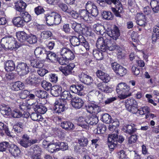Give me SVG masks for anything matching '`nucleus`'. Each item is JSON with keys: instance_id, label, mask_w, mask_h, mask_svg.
<instances>
[{"instance_id": "nucleus-16", "label": "nucleus", "mask_w": 159, "mask_h": 159, "mask_svg": "<svg viewBox=\"0 0 159 159\" xmlns=\"http://www.w3.org/2000/svg\"><path fill=\"white\" fill-rule=\"evenodd\" d=\"M84 103L83 100L78 97H73L71 101V104L72 106L74 108L78 109L82 107Z\"/></svg>"}, {"instance_id": "nucleus-7", "label": "nucleus", "mask_w": 159, "mask_h": 159, "mask_svg": "<svg viewBox=\"0 0 159 159\" xmlns=\"http://www.w3.org/2000/svg\"><path fill=\"white\" fill-rule=\"evenodd\" d=\"M111 65L113 70L117 75L122 76L126 74L127 70L126 69L117 62H113Z\"/></svg>"}, {"instance_id": "nucleus-49", "label": "nucleus", "mask_w": 159, "mask_h": 159, "mask_svg": "<svg viewBox=\"0 0 159 159\" xmlns=\"http://www.w3.org/2000/svg\"><path fill=\"white\" fill-rule=\"evenodd\" d=\"M78 143L80 146L85 147L87 145L88 141L87 138L83 137L78 140Z\"/></svg>"}, {"instance_id": "nucleus-8", "label": "nucleus", "mask_w": 159, "mask_h": 159, "mask_svg": "<svg viewBox=\"0 0 159 159\" xmlns=\"http://www.w3.org/2000/svg\"><path fill=\"white\" fill-rule=\"evenodd\" d=\"M16 70L18 74L21 76L27 74L30 72L29 67L24 62L19 63L16 66Z\"/></svg>"}, {"instance_id": "nucleus-37", "label": "nucleus", "mask_w": 159, "mask_h": 159, "mask_svg": "<svg viewBox=\"0 0 159 159\" xmlns=\"http://www.w3.org/2000/svg\"><path fill=\"white\" fill-rule=\"evenodd\" d=\"M19 15L22 18L24 21V22H28L31 20V18L30 15L29 13L26 11H25V12L21 13L20 14H19Z\"/></svg>"}, {"instance_id": "nucleus-56", "label": "nucleus", "mask_w": 159, "mask_h": 159, "mask_svg": "<svg viewBox=\"0 0 159 159\" xmlns=\"http://www.w3.org/2000/svg\"><path fill=\"white\" fill-rule=\"evenodd\" d=\"M29 92L26 90L22 91L20 93L19 96L20 98L22 99H25L28 96Z\"/></svg>"}, {"instance_id": "nucleus-11", "label": "nucleus", "mask_w": 159, "mask_h": 159, "mask_svg": "<svg viewBox=\"0 0 159 159\" xmlns=\"http://www.w3.org/2000/svg\"><path fill=\"white\" fill-rule=\"evenodd\" d=\"M85 6V8L89 11L92 16L96 17L98 15V10L97 6L91 2H88Z\"/></svg>"}, {"instance_id": "nucleus-12", "label": "nucleus", "mask_w": 159, "mask_h": 159, "mask_svg": "<svg viewBox=\"0 0 159 159\" xmlns=\"http://www.w3.org/2000/svg\"><path fill=\"white\" fill-rule=\"evenodd\" d=\"M95 102H93L88 104L86 106L87 111L90 113H94L96 114L101 111V107L96 105Z\"/></svg>"}, {"instance_id": "nucleus-2", "label": "nucleus", "mask_w": 159, "mask_h": 159, "mask_svg": "<svg viewBox=\"0 0 159 159\" xmlns=\"http://www.w3.org/2000/svg\"><path fill=\"white\" fill-rule=\"evenodd\" d=\"M1 46L5 50L13 49L17 48L15 39L11 36H7L3 37L1 40Z\"/></svg>"}, {"instance_id": "nucleus-33", "label": "nucleus", "mask_w": 159, "mask_h": 159, "mask_svg": "<svg viewBox=\"0 0 159 159\" xmlns=\"http://www.w3.org/2000/svg\"><path fill=\"white\" fill-rule=\"evenodd\" d=\"M15 68V65L13 61L12 60L7 61L5 65V69L7 71H11Z\"/></svg>"}, {"instance_id": "nucleus-10", "label": "nucleus", "mask_w": 159, "mask_h": 159, "mask_svg": "<svg viewBox=\"0 0 159 159\" xmlns=\"http://www.w3.org/2000/svg\"><path fill=\"white\" fill-rule=\"evenodd\" d=\"M60 53L63 57L66 58L68 60H73L75 57L73 52L67 48H62L61 49Z\"/></svg>"}, {"instance_id": "nucleus-43", "label": "nucleus", "mask_w": 159, "mask_h": 159, "mask_svg": "<svg viewBox=\"0 0 159 159\" xmlns=\"http://www.w3.org/2000/svg\"><path fill=\"white\" fill-rule=\"evenodd\" d=\"M94 27L95 28V30L98 34H102L104 33L103 30L105 28L103 25L100 24H96L94 25Z\"/></svg>"}, {"instance_id": "nucleus-59", "label": "nucleus", "mask_w": 159, "mask_h": 159, "mask_svg": "<svg viewBox=\"0 0 159 159\" xmlns=\"http://www.w3.org/2000/svg\"><path fill=\"white\" fill-rule=\"evenodd\" d=\"M57 60L58 61L59 63L61 65H65L67 64L68 62L67 61L68 60L66 59V58H65L62 57L59 58L57 57Z\"/></svg>"}, {"instance_id": "nucleus-9", "label": "nucleus", "mask_w": 159, "mask_h": 159, "mask_svg": "<svg viewBox=\"0 0 159 159\" xmlns=\"http://www.w3.org/2000/svg\"><path fill=\"white\" fill-rule=\"evenodd\" d=\"M119 133L117 134L113 133V134L109 135L108 141L113 143L114 144H118V143H121L125 140L124 137L122 135H119Z\"/></svg>"}, {"instance_id": "nucleus-17", "label": "nucleus", "mask_w": 159, "mask_h": 159, "mask_svg": "<svg viewBox=\"0 0 159 159\" xmlns=\"http://www.w3.org/2000/svg\"><path fill=\"white\" fill-rule=\"evenodd\" d=\"M8 150L10 153L14 156H17L20 155V150L15 144H10Z\"/></svg>"}, {"instance_id": "nucleus-44", "label": "nucleus", "mask_w": 159, "mask_h": 159, "mask_svg": "<svg viewBox=\"0 0 159 159\" xmlns=\"http://www.w3.org/2000/svg\"><path fill=\"white\" fill-rule=\"evenodd\" d=\"M26 83L30 85H33L37 83V78L34 76H30L25 80Z\"/></svg>"}, {"instance_id": "nucleus-35", "label": "nucleus", "mask_w": 159, "mask_h": 159, "mask_svg": "<svg viewBox=\"0 0 159 159\" xmlns=\"http://www.w3.org/2000/svg\"><path fill=\"white\" fill-rule=\"evenodd\" d=\"M150 5L154 13L159 12V1H152L151 2Z\"/></svg>"}, {"instance_id": "nucleus-28", "label": "nucleus", "mask_w": 159, "mask_h": 159, "mask_svg": "<svg viewBox=\"0 0 159 159\" xmlns=\"http://www.w3.org/2000/svg\"><path fill=\"white\" fill-rule=\"evenodd\" d=\"M61 97V99L59 100H61V101L63 102L64 103H66V99L69 100L71 99H72V98H73L70 91H64L62 92Z\"/></svg>"}, {"instance_id": "nucleus-45", "label": "nucleus", "mask_w": 159, "mask_h": 159, "mask_svg": "<svg viewBox=\"0 0 159 159\" xmlns=\"http://www.w3.org/2000/svg\"><path fill=\"white\" fill-rule=\"evenodd\" d=\"M102 16L103 18L106 20H111L113 18V15L109 11H104L102 14Z\"/></svg>"}, {"instance_id": "nucleus-20", "label": "nucleus", "mask_w": 159, "mask_h": 159, "mask_svg": "<svg viewBox=\"0 0 159 159\" xmlns=\"http://www.w3.org/2000/svg\"><path fill=\"white\" fill-rule=\"evenodd\" d=\"M62 88L60 85H55L52 87L50 90L51 94L54 97L59 96L61 93Z\"/></svg>"}, {"instance_id": "nucleus-62", "label": "nucleus", "mask_w": 159, "mask_h": 159, "mask_svg": "<svg viewBox=\"0 0 159 159\" xmlns=\"http://www.w3.org/2000/svg\"><path fill=\"white\" fill-rule=\"evenodd\" d=\"M50 80L51 81L56 83L58 80V77L57 75L55 74H52L50 75Z\"/></svg>"}, {"instance_id": "nucleus-52", "label": "nucleus", "mask_w": 159, "mask_h": 159, "mask_svg": "<svg viewBox=\"0 0 159 159\" xmlns=\"http://www.w3.org/2000/svg\"><path fill=\"white\" fill-rule=\"evenodd\" d=\"M34 11L37 15L43 14L45 12L43 8L41 6H38L35 8Z\"/></svg>"}, {"instance_id": "nucleus-63", "label": "nucleus", "mask_w": 159, "mask_h": 159, "mask_svg": "<svg viewBox=\"0 0 159 159\" xmlns=\"http://www.w3.org/2000/svg\"><path fill=\"white\" fill-rule=\"evenodd\" d=\"M157 39H159V32L152 33V42H156Z\"/></svg>"}, {"instance_id": "nucleus-29", "label": "nucleus", "mask_w": 159, "mask_h": 159, "mask_svg": "<svg viewBox=\"0 0 159 159\" xmlns=\"http://www.w3.org/2000/svg\"><path fill=\"white\" fill-rule=\"evenodd\" d=\"M81 81L83 83L87 85L90 84L93 81L91 77L84 73L81 74Z\"/></svg>"}, {"instance_id": "nucleus-38", "label": "nucleus", "mask_w": 159, "mask_h": 159, "mask_svg": "<svg viewBox=\"0 0 159 159\" xmlns=\"http://www.w3.org/2000/svg\"><path fill=\"white\" fill-rule=\"evenodd\" d=\"M101 120L103 122L109 124L112 120L111 116L107 113L102 114L101 115Z\"/></svg>"}, {"instance_id": "nucleus-53", "label": "nucleus", "mask_w": 159, "mask_h": 159, "mask_svg": "<svg viewBox=\"0 0 159 159\" xmlns=\"http://www.w3.org/2000/svg\"><path fill=\"white\" fill-rule=\"evenodd\" d=\"M98 134L103 133L105 132L106 128V126L103 124H98L97 128Z\"/></svg>"}, {"instance_id": "nucleus-25", "label": "nucleus", "mask_w": 159, "mask_h": 159, "mask_svg": "<svg viewBox=\"0 0 159 159\" xmlns=\"http://www.w3.org/2000/svg\"><path fill=\"white\" fill-rule=\"evenodd\" d=\"M75 65L73 63H70L68 65L63 67L62 72L65 76L71 73L72 70L75 67Z\"/></svg>"}, {"instance_id": "nucleus-61", "label": "nucleus", "mask_w": 159, "mask_h": 159, "mask_svg": "<svg viewBox=\"0 0 159 159\" xmlns=\"http://www.w3.org/2000/svg\"><path fill=\"white\" fill-rule=\"evenodd\" d=\"M13 129L16 132V134L20 136L23 132V129L20 128L18 126H16L14 125L13 127Z\"/></svg>"}, {"instance_id": "nucleus-58", "label": "nucleus", "mask_w": 159, "mask_h": 159, "mask_svg": "<svg viewBox=\"0 0 159 159\" xmlns=\"http://www.w3.org/2000/svg\"><path fill=\"white\" fill-rule=\"evenodd\" d=\"M59 7L63 11L68 13L71 9V8H68L66 5L63 3L60 4Z\"/></svg>"}, {"instance_id": "nucleus-46", "label": "nucleus", "mask_w": 159, "mask_h": 159, "mask_svg": "<svg viewBox=\"0 0 159 159\" xmlns=\"http://www.w3.org/2000/svg\"><path fill=\"white\" fill-rule=\"evenodd\" d=\"M10 143L7 142H4L0 143V152L5 151L7 148L8 149Z\"/></svg>"}, {"instance_id": "nucleus-48", "label": "nucleus", "mask_w": 159, "mask_h": 159, "mask_svg": "<svg viewBox=\"0 0 159 159\" xmlns=\"http://www.w3.org/2000/svg\"><path fill=\"white\" fill-rule=\"evenodd\" d=\"M37 39L36 36L34 35H28L27 39V42L30 44L35 43L37 42Z\"/></svg>"}, {"instance_id": "nucleus-19", "label": "nucleus", "mask_w": 159, "mask_h": 159, "mask_svg": "<svg viewBox=\"0 0 159 159\" xmlns=\"http://www.w3.org/2000/svg\"><path fill=\"white\" fill-rule=\"evenodd\" d=\"M97 76L102 80L103 82L107 83L111 79L109 75L103 72L101 70H98L96 72Z\"/></svg>"}, {"instance_id": "nucleus-50", "label": "nucleus", "mask_w": 159, "mask_h": 159, "mask_svg": "<svg viewBox=\"0 0 159 159\" xmlns=\"http://www.w3.org/2000/svg\"><path fill=\"white\" fill-rule=\"evenodd\" d=\"M41 85L43 88L45 90L47 91L51 90L52 87V84L46 81H43L42 82Z\"/></svg>"}, {"instance_id": "nucleus-42", "label": "nucleus", "mask_w": 159, "mask_h": 159, "mask_svg": "<svg viewBox=\"0 0 159 159\" xmlns=\"http://www.w3.org/2000/svg\"><path fill=\"white\" fill-rule=\"evenodd\" d=\"M70 41L72 45L74 47L79 46L80 43L78 37L75 36H72L70 39Z\"/></svg>"}, {"instance_id": "nucleus-32", "label": "nucleus", "mask_w": 159, "mask_h": 159, "mask_svg": "<svg viewBox=\"0 0 159 159\" xmlns=\"http://www.w3.org/2000/svg\"><path fill=\"white\" fill-rule=\"evenodd\" d=\"M34 92L37 97L42 99L47 98L48 96L47 92L44 90L38 89L34 91Z\"/></svg>"}, {"instance_id": "nucleus-13", "label": "nucleus", "mask_w": 159, "mask_h": 159, "mask_svg": "<svg viewBox=\"0 0 159 159\" xmlns=\"http://www.w3.org/2000/svg\"><path fill=\"white\" fill-rule=\"evenodd\" d=\"M48 51L46 49L43 47H38L36 48L34 51L35 56L41 59H44L47 55Z\"/></svg>"}, {"instance_id": "nucleus-18", "label": "nucleus", "mask_w": 159, "mask_h": 159, "mask_svg": "<svg viewBox=\"0 0 159 159\" xmlns=\"http://www.w3.org/2000/svg\"><path fill=\"white\" fill-rule=\"evenodd\" d=\"M24 84L20 81H17L12 83L10 87V89L12 91H18L24 89Z\"/></svg>"}, {"instance_id": "nucleus-36", "label": "nucleus", "mask_w": 159, "mask_h": 159, "mask_svg": "<svg viewBox=\"0 0 159 159\" xmlns=\"http://www.w3.org/2000/svg\"><path fill=\"white\" fill-rule=\"evenodd\" d=\"M31 66L34 68H41L43 66V64L39 61L36 59L30 61Z\"/></svg>"}, {"instance_id": "nucleus-14", "label": "nucleus", "mask_w": 159, "mask_h": 159, "mask_svg": "<svg viewBox=\"0 0 159 159\" xmlns=\"http://www.w3.org/2000/svg\"><path fill=\"white\" fill-rule=\"evenodd\" d=\"M66 104L64 103L61 100L56 101L55 102V105L53 108L55 112L59 113L64 111L66 108L65 106Z\"/></svg>"}, {"instance_id": "nucleus-24", "label": "nucleus", "mask_w": 159, "mask_h": 159, "mask_svg": "<svg viewBox=\"0 0 159 159\" xmlns=\"http://www.w3.org/2000/svg\"><path fill=\"white\" fill-rule=\"evenodd\" d=\"M23 20L20 16L14 17L12 20V22L16 26L21 27H23L25 25V23Z\"/></svg>"}, {"instance_id": "nucleus-40", "label": "nucleus", "mask_w": 159, "mask_h": 159, "mask_svg": "<svg viewBox=\"0 0 159 159\" xmlns=\"http://www.w3.org/2000/svg\"><path fill=\"white\" fill-rule=\"evenodd\" d=\"M47 56L45 59H49L50 61H53L57 60L58 57L53 52L50 51H48Z\"/></svg>"}, {"instance_id": "nucleus-60", "label": "nucleus", "mask_w": 159, "mask_h": 159, "mask_svg": "<svg viewBox=\"0 0 159 159\" xmlns=\"http://www.w3.org/2000/svg\"><path fill=\"white\" fill-rule=\"evenodd\" d=\"M137 139V136L136 135H132L129 138V143L130 144L134 143L136 142Z\"/></svg>"}, {"instance_id": "nucleus-64", "label": "nucleus", "mask_w": 159, "mask_h": 159, "mask_svg": "<svg viewBox=\"0 0 159 159\" xmlns=\"http://www.w3.org/2000/svg\"><path fill=\"white\" fill-rule=\"evenodd\" d=\"M37 70L38 73L41 76H43L46 73H48V70L44 69H41Z\"/></svg>"}, {"instance_id": "nucleus-34", "label": "nucleus", "mask_w": 159, "mask_h": 159, "mask_svg": "<svg viewBox=\"0 0 159 159\" xmlns=\"http://www.w3.org/2000/svg\"><path fill=\"white\" fill-rule=\"evenodd\" d=\"M16 37L18 40L20 42L27 41L28 35L25 32L21 31L16 33Z\"/></svg>"}, {"instance_id": "nucleus-26", "label": "nucleus", "mask_w": 159, "mask_h": 159, "mask_svg": "<svg viewBox=\"0 0 159 159\" xmlns=\"http://www.w3.org/2000/svg\"><path fill=\"white\" fill-rule=\"evenodd\" d=\"M77 124L78 126L84 129H87L89 128L87 120L82 116L80 117L77 119Z\"/></svg>"}, {"instance_id": "nucleus-55", "label": "nucleus", "mask_w": 159, "mask_h": 159, "mask_svg": "<svg viewBox=\"0 0 159 159\" xmlns=\"http://www.w3.org/2000/svg\"><path fill=\"white\" fill-rule=\"evenodd\" d=\"M42 37L44 39H47L52 35V33L49 31H44L41 34Z\"/></svg>"}, {"instance_id": "nucleus-47", "label": "nucleus", "mask_w": 159, "mask_h": 159, "mask_svg": "<svg viewBox=\"0 0 159 159\" xmlns=\"http://www.w3.org/2000/svg\"><path fill=\"white\" fill-rule=\"evenodd\" d=\"M68 14L74 19H78L80 18L79 11L78 13L73 9H70Z\"/></svg>"}, {"instance_id": "nucleus-51", "label": "nucleus", "mask_w": 159, "mask_h": 159, "mask_svg": "<svg viewBox=\"0 0 159 159\" xmlns=\"http://www.w3.org/2000/svg\"><path fill=\"white\" fill-rule=\"evenodd\" d=\"M12 117L14 118H19L22 116V114L18 110H14L11 111V114Z\"/></svg>"}, {"instance_id": "nucleus-5", "label": "nucleus", "mask_w": 159, "mask_h": 159, "mask_svg": "<svg viewBox=\"0 0 159 159\" xmlns=\"http://www.w3.org/2000/svg\"><path fill=\"white\" fill-rule=\"evenodd\" d=\"M101 0H97V2H98ZM106 3L108 4L111 5L113 3L116 6V7H111L112 11L114 13V14L117 17H121L120 13H121L123 11L122 5L119 0H106Z\"/></svg>"}, {"instance_id": "nucleus-39", "label": "nucleus", "mask_w": 159, "mask_h": 159, "mask_svg": "<svg viewBox=\"0 0 159 159\" xmlns=\"http://www.w3.org/2000/svg\"><path fill=\"white\" fill-rule=\"evenodd\" d=\"M98 121V118L97 116H93L89 117L87 120L88 125H93L96 124Z\"/></svg>"}, {"instance_id": "nucleus-3", "label": "nucleus", "mask_w": 159, "mask_h": 159, "mask_svg": "<svg viewBox=\"0 0 159 159\" xmlns=\"http://www.w3.org/2000/svg\"><path fill=\"white\" fill-rule=\"evenodd\" d=\"M129 90V87L124 83H119L116 88L117 93L120 95V98L122 99L131 95V93Z\"/></svg>"}, {"instance_id": "nucleus-1", "label": "nucleus", "mask_w": 159, "mask_h": 159, "mask_svg": "<svg viewBox=\"0 0 159 159\" xmlns=\"http://www.w3.org/2000/svg\"><path fill=\"white\" fill-rule=\"evenodd\" d=\"M106 30L107 37L98 38L96 44L97 48L102 52L108 53L111 51L117 50L120 48L119 45L113 44L111 39V38L117 39L120 35V33L116 26L113 29L107 28Z\"/></svg>"}, {"instance_id": "nucleus-30", "label": "nucleus", "mask_w": 159, "mask_h": 159, "mask_svg": "<svg viewBox=\"0 0 159 159\" xmlns=\"http://www.w3.org/2000/svg\"><path fill=\"white\" fill-rule=\"evenodd\" d=\"M123 129L125 130V132L129 134H134L137 130L134 124L127 125L123 127Z\"/></svg>"}, {"instance_id": "nucleus-21", "label": "nucleus", "mask_w": 159, "mask_h": 159, "mask_svg": "<svg viewBox=\"0 0 159 159\" xmlns=\"http://www.w3.org/2000/svg\"><path fill=\"white\" fill-rule=\"evenodd\" d=\"M33 108L35 112L41 114H44L47 111V108L44 106L40 104H34Z\"/></svg>"}, {"instance_id": "nucleus-22", "label": "nucleus", "mask_w": 159, "mask_h": 159, "mask_svg": "<svg viewBox=\"0 0 159 159\" xmlns=\"http://www.w3.org/2000/svg\"><path fill=\"white\" fill-rule=\"evenodd\" d=\"M29 137L27 134H24L22 136L19 143L23 147L28 148L30 146V143L29 142Z\"/></svg>"}, {"instance_id": "nucleus-31", "label": "nucleus", "mask_w": 159, "mask_h": 159, "mask_svg": "<svg viewBox=\"0 0 159 159\" xmlns=\"http://www.w3.org/2000/svg\"><path fill=\"white\" fill-rule=\"evenodd\" d=\"M11 110L10 107L8 106L3 104L0 108V111L2 115L8 116L11 114Z\"/></svg>"}, {"instance_id": "nucleus-41", "label": "nucleus", "mask_w": 159, "mask_h": 159, "mask_svg": "<svg viewBox=\"0 0 159 159\" xmlns=\"http://www.w3.org/2000/svg\"><path fill=\"white\" fill-rule=\"evenodd\" d=\"M93 53L94 57L97 60H102L103 58L102 52L98 50H93Z\"/></svg>"}, {"instance_id": "nucleus-54", "label": "nucleus", "mask_w": 159, "mask_h": 159, "mask_svg": "<svg viewBox=\"0 0 159 159\" xmlns=\"http://www.w3.org/2000/svg\"><path fill=\"white\" fill-rule=\"evenodd\" d=\"M58 143V147L59 151L61 150L63 151L66 150L68 149V146L66 143L61 142H57Z\"/></svg>"}, {"instance_id": "nucleus-4", "label": "nucleus", "mask_w": 159, "mask_h": 159, "mask_svg": "<svg viewBox=\"0 0 159 159\" xmlns=\"http://www.w3.org/2000/svg\"><path fill=\"white\" fill-rule=\"evenodd\" d=\"M45 20L48 26L53 25V24L58 25L61 20L60 15L57 13L52 12L50 14L45 15Z\"/></svg>"}, {"instance_id": "nucleus-15", "label": "nucleus", "mask_w": 159, "mask_h": 159, "mask_svg": "<svg viewBox=\"0 0 159 159\" xmlns=\"http://www.w3.org/2000/svg\"><path fill=\"white\" fill-rule=\"evenodd\" d=\"M80 18L88 22L92 20V18L89 15V12L88 10L82 9L79 10Z\"/></svg>"}, {"instance_id": "nucleus-23", "label": "nucleus", "mask_w": 159, "mask_h": 159, "mask_svg": "<svg viewBox=\"0 0 159 159\" xmlns=\"http://www.w3.org/2000/svg\"><path fill=\"white\" fill-rule=\"evenodd\" d=\"M58 144L57 142H55L54 140L49 143L48 145V152L53 153L59 151Z\"/></svg>"}, {"instance_id": "nucleus-57", "label": "nucleus", "mask_w": 159, "mask_h": 159, "mask_svg": "<svg viewBox=\"0 0 159 159\" xmlns=\"http://www.w3.org/2000/svg\"><path fill=\"white\" fill-rule=\"evenodd\" d=\"M30 117L34 121L39 120L41 117V115L35 112H33L30 115Z\"/></svg>"}, {"instance_id": "nucleus-27", "label": "nucleus", "mask_w": 159, "mask_h": 159, "mask_svg": "<svg viewBox=\"0 0 159 159\" xmlns=\"http://www.w3.org/2000/svg\"><path fill=\"white\" fill-rule=\"evenodd\" d=\"M61 127L67 131H70L74 129V125L70 122L64 121L61 124Z\"/></svg>"}, {"instance_id": "nucleus-6", "label": "nucleus", "mask_w": 159, "mask_h": 159, "mask_svg": "<svg viewBox=\"0 0 159 159\" xmlns=\"http://www.w3.org/2000/svg\"><path fill=\"white\" fill-rule=\"evenodd\" d=\"M126 109L133 114L136 113L138 111L137 102L133 98H129L125 102Z\"/></svg>"}]
</instances>
